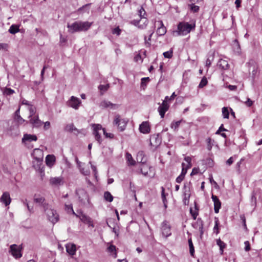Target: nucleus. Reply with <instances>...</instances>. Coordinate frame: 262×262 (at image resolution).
Listing matches in <instances>:
<instances>
[{
	"label": "nucleus",
	"mask_w": 262,
	"mask_h": 262,
	"mask_svg": "<svg viewBox=\"0 0 262 262\" xmlns=\"http://www.w3.org/2000/svg\"><path fill=\"white\" fill-rule=\"evenodd\" d=\"M93 23L89 21H76L71 24H68L69 32L74 33L77 32L88 31L91 27Z\"/></svg>",
	"instance_id": "1"
},
{
	"label": "nucleus",
	"mask_w": 262,
	"mask_h": 262,
	"mask_svg": "<svg viewBox=\"0 0 262 262\" xmlns=\"http://www.w3.org/2000/svg\"><path fill=\"white\" fill-rule=\"evenodd\" d=\"M43 208L46 213L48 219L53 224L57 223L59 219V216L56 211L52 209L48 204H43Z\"/></svg>",
	"instance_id": "2"
},
{
	"label": "nucleus",
	"mask_w": 262,
	"mask_h": 262,
	"mask_svg": "<svg viewBox=\"0 0 262 262\" xmlns=\"http://www.w3.org/2000/svg\"><path fill=\"white\" fill-rule=\"evenodd\" d=\"M193 26L192 25L189 24L187 22H181L178 25V30L173 32V35L175 33L176 35H185L189 33L192 29Z\"/></svg>",
	"instance_id": "3"
},
{
	"label": "nucleus",
	"mask_w": 262,
	"mask_h": 262,
	"mask_svg": "<svg viewBox=\"0 0 262 262\" xmlns=\"http://www.w3.org/2000/svg\"><path fill=\"white\" fill-rule=\"evenodd\" d=\"M127 123V121L121 118L119 115H116L115 116L113 123L118 126L120 131L122 132L125 129Z\"/></svg>",
	"instance_id": "4"
},
{
	"label": "nucleus",
	"mask_w": 262,
	"mask_h": 262,
	"mask_svg": "<svg viewBox=\"0 0 262 262\" xmlns=\"http://www.w3.org/2000/svg\"><path fill=\"white\" fill-rule=\"evenodd\" d=\"M76 194L78 196L79 201L83 204L89 203V196L84 189H78L76 190Z\"/></svg>",
	"instance_id": "5"
},
{
	"label": "nucleus",
	"mask_w": 262,
	"mask_h": 262,
	"mask_svg": "<svg viewBox=\"0 0 262 262\" xmlns=\"http://www.w3.org/2000/svg\"><path fill=\"white\" fill-rule=\"evenodd\" d=\"M161 231L163 236L165 238L171 235V227L167 221H164L162 223Z\"/></svg>",
	"instance_id": "6"
},
{
	"label": "nucleus",
	"mask_w": 262,
	"mask_h": 262,
	"mask_svg": "<svg viewBox=\"0 0 262 262\" xmlns=\"http://www.w3.org/2000/svg\"><path fill=\"white\" fill-rule=\"evenodd\" d=\"M21 249V245L18 246L16 244H13L10 247V252L15 258H19L22 256Z\"/></svg>",
	"instance_id": "7"
},
{
	"label": "nucleus",
	"mask_w": 262,
	"mask_h": 262,
	"mask_svg": "<svg viewBox=\"0 0 262 262\" xmlns=\"http://www.w3.org/2000/svg\"><path fill=\"white\" fill-rule=\"evenodd\" d=\"M28 118H29V120L28 121V123L31 124L33 128H39L41 127L43 123V122L39 119L38 115Z\"/></svg>",
	"instance_id": "8"
},
{
	"label": "nucleus",
	"mask_w": 262,
	"mask_h": 262,
	"mask_svg": "<svg viewBox=\"0 0 262 262\" xmlns=\"http://www.w3.org/2000/svg\"><path fill=\"white\" fill-rule=\"evenodd\" d=\"M64 179L62 177H51L49 180L50 184L54 187H59L64 184Z\"/></svg>",
	"instance_id": "9"
},
{
	"label": "nucleus",
	"mask_w": 262,
	"mask_h": 262,
	"mask_svg": "<svg viewBox=\"0 0 262 262\" xmlns=\"http://www.w3.org/2000/svg\"><path fill=\"white\" fill-rule=\"evenodd\" d=\"M81 100L74 96L71 97L70 100L67 102V104L75 110L78 109L80 104H81Z\"/></svg>",
	"instance_id": "10"
},
{
	"label": "nucleus",
	"mask_w": 262,
	"mask_h": 262,
	"mask_svg": "<svg viewBox=\"0 0 262 262\" xmlns=\"http://www.w3.org/2000/svg\"><path fill=\"white\" fill-rule=\"evenodd\" d=\"M77 217H79L82 222L88 225L89 227H94L93 221L89 216L81 212L80 214L78 215Z\"/></svg>",
	"instance_id": "11"
},
{
	"label": "nucleus",
	"mask_w": 262,
	"mask_h": 262,
	"mask_svg": "<svg viewBox=\"0 0 262 262\" xmlns=\"http://www.w3.org/2000/svg\"><path fill=\"white\" fill-rule=\"evenodd\" d=\"M192 226L194 228L199 231L200 237L202 238V235L204 234V223L202 219L200 218L198 219L196 221L192 224Z\"/></svg>",
	"instance_id": "12"
},
{
	"label": "nucleus",
	"mask_w": 262,
	"mask_h": 262,
	"mask_svg": "<svg viewBox=\"0 0 262 262\" xmlns=\"http://www.w3.org/2000/svg\"><path fill=\"white\" fill-rule=\"evenodd\" d=\"M94 126L93 134L95 136L96 140L98 141L99 144H100L102 142V140L101 135L99 131L102 130V127L100 124H95Z\"/></svg>",
	"instance_id": "13"
},
{
	"label": "nucleus",
	"mask_w": 262,
	"mask_h": 262,
	"mask_svg": "<svg viewBox=\"0 0 262 262\" xmlns=\"http://www.w3.org/2000/svg\"><path fill=\"white\" fill-rule=\"evenodd\" d=\"M150 144L153 146L157 147L162 142V138L159 134L152 135L150 139Z\"/></svg>",
	"instance_id": "14"
},
{
	"label": "nucleus",
	"mask_w": 262,
	"mask_h": 262,
	"mask_svg": "<svg viewBox=\"0 0 262 262\" xmlns=\"http://www.w3.org/2000/svg\"><path fill=\"white\" fill-rule=\"evenodd\" d=\"M37 138L36 135L26 134L22 139V142L27 145L32 141H36Z\"/></svg>",
	"instance_id": "15"
},
{
	"label": "nucleus",
	"mask_w": 262,
	"mask_h": 262,
	"mask_svg": "<svg viewBox=\"0 0 262 262\" xmlns=\"http://www.w3.org/2000/svg\"><path fill=\"white\" fill-rule=\"evenodd\" d=\"M169 105L166 101H163L162 103L158 107V112L161 118H164L166 112L168 111Z\"/></svg>",
	"instance_id": "16"
},
{
	"label": "nucleus",
	"mask_w": 262,
	"mask_h": 262,
	"mask_svg": "<svg viewBox=\"0 0 262 262\" xmlns=\"http://www.w3.org/2000/svg\"><path fill=\"white\" fill-rule=\"evenodd\" d=\"M139 130L141 133L146 134L150 132V126L148 121L143 122L139 126Z\"/></svg>",
	"instance_id": "17"
},
{
	"label": "nucleus",
	"mask_w": 262,
	"mask_h": 262,
	"mask_svg": "<svg viewBox=\"0 0 262 262\" xmlns=\"http://www.w3.org/2000/svg\"><path fill=\"white\" fill-rule=\"evenodd\" d=\"M99 106L102 108H110L112 109H116L118 108V105L116 104H113L110 101L103 100L99 104Z\"/></svg>",
	"instance_id": "18"
},
{
	"label": "nucleus",
	"mask_w": 262,
	"mask_h": 262,
	"mask_svg": "<svg viewBox=\"0 0 262 262\" xmlns=\"http://www.w3.org/2000/svg\"><path fill=\"white\" fill-rule=\"evenodd\" d=\"M212 200L214 203V210L216 213H217L221 207V202L217 196L212 194Z\"/></svg>",
	"instance_id": "19"
},
{
	"label": "nucleus",
	"mask_w": 262,
	"mask_h": 262,
	"mask_svg": "<svg viewBox=\"0 0 262 262\" xmlns=\"http://www.w3.org/2000/svg\"><path fill=\"white\" fill-rule=\"evenodd\" d=\"M11 198L8 192H5L0 198L1 202L4 203L6 206L9 205L11 203Z\"/></svg>",
	"instance_id": "20"
},
{
	"label": "nucleus",
	"mask_w": 262,
	"mask_h": 262,
	"mask_svg": "<svg viewBox=\"0 0 262 262\" xmlns=\"http://www.w3.org/2000/svg\"><path fill=\"white\" fill-rule=\"evenodd\" d=\"M183 202L184 204H188L189 203V199L190 196L189 188L187 187L185 184L183 188Z\"/></svg>",
	"instance_id": "21"
},
{
	"label": "nucleus",
	"mask_w": 262,
	"mask_h": 262,
	"mask_svg": "<svg viewBox=\"0 0 262 262\" xmlns=\"http://www.w3.org/2000/svg\"><path fill=\"white\" fill-rule=\"evenodd\" d=\"M157 23L160 26L157 30V33L159 36H163L166 32V29L164 27L162 21H158Z\"/></svg>",
	"instance_id": "22"
},
{
	"label": "nucleus",
	"mask_w": 262,
	"mask_h": 262,
	"mask_svg": "<svg viewBox=\"0 0 262 262\" xmlns=\"http://www.w3.org/2000/svg\"><path fill=\"white\" fill-rule=\"evenodd\" d=\"M217 66L222 70H226L229 69L230 66L228 62L224 59H221L217 63Z\"/></svg>",
	"instance_id": "23"
},
{
	"label": "nucleus",
	"mask_w": 262,
	"mask_h": 262,
	"mask_svg": "<svg viewBox=\"0 0 262 262\" xmlns=\"http://www.w3.org/2000/svg\"><path fill=\"white\" fill-rule=\"evenodd\" d=\"M137 161L144 165L146 162V158L145 157L144 153L142 151H139L137 155Z\"/></svg>",
	"instance_id": "24"
},
{
	"label": "nucleus",
	"mask_w": 262,
	"mask_h": 262,
	"mask_svg": "<svg viewBox=\"0 0 262 262\" xmlns=\"http://www.w3.org/2000/svg\"><path fill=\"white\" fill-rule=\"evenodd\" d=\"M67 252L71 255H74L76 252V246L74 244H69L66 245Z\"/></svg>",
	"instance_id": "25"
},
{
	"label": "nucleus",
	"mask_w": 262,
	"mask_h": 262,
	"mask_svg": "<svg viewBox=\"0 0 262 262\" xmlns=\"http://www.w3.org/2000/svg\"><path fill=\"white\" fill-rule=\"evenodd\" d=\"M55 161V158L53 155H48L46 158V164L50 167H51L54 165Z\"/></svg>",
	"instance_id": "26"
},
{
	"label": "nucleus",
	"mask_w": 262,
	"mask_h": 262,
	"mask_svg": "<svg viewBox=\"0 0 262 262\" xmlns=\"http://www.w3.org/2000/svg\"><path fill=\"white\" fill-rule=\"evenodd\" d=\"M45 199L44 197L37 194H35L34 197V201L36 203H38L39 204H41L42 207H43V204H47V203L45 202Z\"/></svg>",
	"instance_id": "27"
},
{
	"label": "nucleus",
	"mask_w": 262,
	"mask_h": 262,
	"mask_svg": "<svg viewBox=\"0 0 262 262\" xmlns=\"http://www.w3.org/2000/svg\"><path fill=\"white\" fill-rule=\"evenodd\" d=\"M65 130L69 132H74L75 134H78V129L75 127L73 124H69L65 127Z\"/></svg>",
	"instance_id": "28"
},
{
	"label": "nucleus",
	"mask_w": 262,
	"mask_h": 262,
	"mask_svg": "<svg viewBox=\"0 0 262 262\" xmlns=\"http://www.w3.org/2000/svg\"><path fill=\"white\" fill-rule=\"evenodd\" d=\"M125 157L127 164L128 165L134 166L136 164V161L134 160L130 154L129 152H126Z\"/></svg>",
	"instance_id": "29"
},
{
	"label": "nucleus",
	"mask_w": 262,
	"mask_h": 262,
	"mask_svg": "<svg viewBox=\"0 0 262 262\" xmlns=\"http://www.w3.org/2000/svg\"><path fill=\"white\" fill-rule=\"evenodd\" d=\"M107 251L110 253L115 258L117 257L116 248V246L113 245H110L107 248Z\"/></svg>",
	"instance_id": "30"
},
{
	"label": "nucleus",
	"mask_w": 262,
	"mask_h": 262,
	"mask_svg": "<svg viewBox=\"0 0 262 262\" xmlns=\"http://www.w3.org/2000/svg\"><path fill=\"white\" fill-rule=\"evenodd\" d=\"M21 202L23 203L24 205L27 207L28 211L30 212V214L33 213L34 212L33 206L29 205L28 202V200L27 199L22 200Z\"/></svg>",
	"instance_id": "31"
},
{
	"label": "nucleus",
	"mask_w": 262,
	"mask_h": 262,
	"mask_svg": "<svg viewBox=\"0 0 262 262\" xmlns=\"http://www.w3.org/2000/svg\"><path fill=\"white\" fill-rule=\"evenodd\" d=\"M14 119L17 124L19 125L25 123L26 124L28 123V121L24 119L20 115L17 117H14Z\"/></svg>",
	"instance_id": "32"
},
{
	"label": "nucleus",
	"mask_w": 262,
	"mask_h": 262,
	"mask_svg": "<svg viewBox=\"0 0 262 262\" xmlns=\"http://www.w3.org/2000/svg\"><path fill=\"white\" fill-rule=\"evenodd\" d=\"M216 244L219 246L221 254H223L224 249L226 246V244L221 241L220 239H218L216 241Z\"/></svg>",
	"instance_id": "33"
},
{
	"label": "nucleus",
	"mask_w": 262,
	"mask_h": 262,
	"mask_svg": "<svg viewBox=\"0 0 262 262\" xmlns=\"http://www.w3.org/2000/svg\"><path fill=\"white\" fill-rule=\"evenodd\" d=\"M19 27L16 25H12L10 26L9 32L11 34H15L16 33L19 32Z\"/></svg>",
	"instance_id": "34"
},
{
	"label": "nucleus",
	"mask_w": 262,
	"mask_h": 262,
	"mask_svg": "<svg viewBox=\"0 0 262 262\" xmlns=\"http://www.w3.org/2000/svg\"><path fill=\"white\" fill-rule=\"evenodd\" d=\"M37 160V164L34 165V167L36 169L42 170L43 167H41L42 165V160L41 158H36Z\"/></svg>",
	"instance_id": "35"
},
{
	"label": "nucleus",
	"mask_w": 262,
	"mask_h": 262,
	"mask_svg": "<svg viewBox=\"0 0 262 262\" xmlns=\"http://www.w3.org/2000/svg\"><path fill=\"white\" fill-rule=\"evenodd\" d=\"M104 198L106 201L112 202L114 198L110 192L105 191L104 193Z\"/></svg>",
	"instance_id": "36"
},
{
	"label": "nucleus",
	"mask_w": 262,
	"mask_h": 262,
	"mask_svg": "<svg viewBox=\"0 0 262 262\" xmlns=\"http://www.w3.org/2000/svg\"><path fill=\"white\" fill-rule=\"evenodd\" d=\"M154 32V31H149V37H148L147 40L146 36H144L145 43L146 46L147 47H150L151 45L149 41H150L151 40V36H152Z\"/></svg>",
	"instance_id": "37"
},
{
	"label": "nucleus",
	"mask_w": 262,
	"mask_h": 262,
	"mask_svg": "<svg viewBox=\"0 0 262 262\" xmlns=\"http://www.w3.org/2000/svg\"><path fill=\"white\" fill-rule=\"evenodd\" d=\"M109 88V84H107L106 85H100L98 89L100 91L101 95H103V93L107 91Z\"/></svg>",
	"instance_id": "38"
},
{
	"label": "nucleus",
	"mask_w": 262,
	"mask_h": 262,
	"mask_svg": "<svg viewBox=\"0 0 262 262\" xmlns=\"http://www.w3.org/2000/svg\"><path fill=\"white\" fill-rule=\"evenodd\" d=\"M28 110L29 111V116L28 117H31L37 115L36 114V110L35 107H34L32 105H30L28 108Z\"/></svg>",
	"instance_id": "39"
},
{
	"label": "nucleus",
	"mask_w": 262,
	"mask_h": 262,
	"mask_svg": "<svg viewBox=\"0 0 262 262\" xmlns=\"http://www.w3.org/2000/svg\"><path fill=\"white\" fill-rule=\"evenodd\" d=\"M148 166L145 164L142 165V167L140 168L141 173L144 176H148Z\"/></svg>",
	"instance_id": "40"
},
{
	"label": "nucleus",
	"mask_w": 262,
	"mask_h": 262,
	"mask_svg": "<svg viewBox=\"0 0 262 262\" xmlns=\"http://www.w3.org/2000/svg\"><path fill=\"white\" fill-rule=\"evenodd\" d=\"M14 93V91L11 88H5L3 91L4 94L7 96H10Z\"/></svg>",
	"instance_id": "41"
},
{
	"label": "nucleus",
	"mask_w": 262,
	"mask_h": 262,
	"mask_svg": "<svg viewBox=\"0 0 262 262\" xmlns=\"http://www.w3.org/2000/svg\"><path fill=\"white\" fill-rule=\"evenodd\" d=\"M188 244L189 247L190 253L191 256H193L194 253V248L193 245V243L191 238L188 239Z\"/></svg>",
	"instance_id": "42"
},
{
	"label": "nucleus",
	"mask_w": 262,
	"mask_h": 262,
	"mask_svg": "<svg viewBox=\"0 0 262 262\" xmlns=\"http://www.w3.org/2000/svg\"><path fill=\"white\" fill-rule=\"evenodd\" d=\"M181 122V120L176 121V122H172L171 123V125H170L171 128L173 129L174 130H177L179 126L180 125Z\"/></svg>",
	"instance_id": "43"
},
{
	"label": "nucleus",
	"mask_w": 262,
	"mask_h": 262,
	"mask_svg": "<svg viewBox=\"0 0 262 262\" xmlns=\"http://www.w3.org/2000/svg\"><path fill=\"white\" fill-rule=\"evenodd\" d=\"M208 81L205 77H203L199 83V88H203L207 84Z\"/></svg>",
	"instance_id": "44"
},
{
	"label": "nucleus",
	"mask_w": 262,
	"mask_h": 262,
	"mask_svg": "<svg viewBox=\"0 0 262 262\" xmlns=\"http://www.w3.org/2000/svg\"><path fill=\"white\" fill-rule=\"evenodd\" d=\"M65 208H66V210L68 211V212H69L70 211H72V213L75 215L76 216H78V214H77L73 210V206H72V204H69V205H67V204H66L65 205Z\"/></svg>",
	"instance_id": "45"
},
{
	"label": "nucleus",
	"mask_w": 262,
	"mask_h": 262,
	"mask_svg": "<svg viewBox=\"0 0 262 262\" xmlns=\"http://www.w3.org/2000/svg\"><path fill=\"white\" fill-rule=\"evenodd\" d=\"M222 114L224 118L228 119L229 116V112L227 107H224L222 108Z\"/></svg>",
	"instance_id": "46"
},
{
	"label": "nucleus",
	"mask_w": 262,
	"mask_h": 262,
	"mask_svg": "<svg viewBox=\"0 0 262 262\" xmlns=\"http://www.w3.org/2000/svg\"><path fill=\"white\" fill-rule=\"evenodd\" d=\"M182 169L181 175H182L185 177V174L187 173V170L189 168H187V166H185V164L184 163H182Z\"/></svg>",
	"instance_id": "47"
},
{
	"label": "nucleus",
	"mask_w": 262,
	"mask_h": 262,
	"mask_svg": "<svg viewBox=\"0 0 262 262\" xmlns=\"http://www.w3.org/2000/svg\"><path fill=\"white\" fill-rule=\"evenodd\" d=\"M172 51L171 50L163 53V56L165 58H170L172 56Z\"/></svg>",
	"instance_id": "48"
},
{
	"label": "nucleus",
	"mask_w": 262,
	"mask_h": 262,
	"mask_svg": "<svg viewBox=\"0 0 262 262\" xmlns=\"http://www.w3.org/2000/svg\"><path fill=\"white\" fill-rule=\"evenodd\" d=\"M184 160L187 162V164L185 166H187V168H190L191 167V158L190 157H185Z\"/></svg>",
	"instance_id": "49"
},
{
	"label": "nucleus",
	"mask_w": 262,
	"mask_h": 262,
	"mask_svg": "<svg viewBox=\"0 0 262 262\" xmlns=\"http://www.w3.org/2000/svg\"><path fill=\"white\" fill-rule=\"evenodd\" d=\"M200 9V7L198 6L195 5L194 4H192L190 5V10L193 12H198Z\"/></svg>",
	"instance_id": "50"
},
{
	"label": "nucleus",
	"mask_w": 262,
	"mask_h": 262,
	"mask_svg": "<svg viewBox=\"0 0 262 262\" xmlns=\"http://www.w3.org/2000/svg\"><path fill=\"white\" fill-rule=\"evenodd\" d=\"M138 14L141 18H145L144 15L146 14V12L143 7H141V9L138 11Z\"/></svg>",
	"instance_id": "51"
},
{
	"label": "nucleus",
	"mask_w": 262,
	"mask_h": 262,
	"mask_svg": "<svg viewBox=\"0 0 262 262\" xmlns=\"http://www.w3.org/2000/svg\"><path fill=\"white\" fill-rule=\"evenodd\" d=\"M244 160V158H242L239 162H238L236 164V168L237 171L240 173L241 172V165L242 164V162Z\"/></svg>",
	"instance_id": "52"
},
{
	"label": "nucleus",
	"mask_w": 262,
	"mask_h": 262,
	"mask_svg": "<svg viewBox=\"0 0 262 262\" xmlns=\"http://www.w3.org/2000/svg\"><path fill=\"white\" fill-rule=\"evenodd\" d=\"M112 33L114 34L119 35L121 33V30L119 29L118 27H116L113 30Z\"/></svg>",
	"instance_id": "53"
},
{
	"label": "nucleus",
	"mask_w": 262,
	"mask_h": 262,
	"mask_svg": "<svg viewBox=\"0 0 262 262\" xmlns=\"http://www.w3.org/2000/svg\"><path fill=\"white\" fill-rule=\"evenodd\" d=\"M190 213H191L193 219L194 220H195L198 215V212L196 211H193L192 208H190Z\"/></svg>",
	"instance_id": "54"
},
{
	"label": "nucleus",
	"mask_w": 262,
	"mask_h": 262,
	"mask_svg": "<svg viewBox=\"0 0 262 262\" xmlns=\"http://www.w3.org/2000/svg\"><path fill=\"white\" fill-rule=\"evenodd\" d=\"M149 81V77H143L141 79V85H146V82Z\"/></svg>",
	"instance_id": "55"
},
{
	"label": "nucleus",
	"mask_w": 262,
	"mask_h": 262,
	"mask_svg": "<svg viewBox=\"0 0 262 262\" xmlns=\"http://www.w3.org/2000/svg\"><path fill=\"white\" fill-rule=\"evenodd\" d=\"M211 139L210 138H208L207 139V148L209 150H210L212 148V144L211 143Z\"/></svg>",
	"instance_id": "56"
},
{
	"label": "nucleus",
	"mask_w": 262,
	"mask_h": 262,
	"mask_svg": "<svg viewBox=\"0 0 262 262\" xmlns=\"http://www.w3.org/2000/svg\"><path fill=\"white\" fill-rule=\"evenodd\" d=\"M161 189H162V193H161L162 199L163 202L164 203H165V201L166 200V194L164 192L165 189L163 187H162Z\"/></svg>",
	"instance_id": "57"
},
{
	"label": "nucleus",
	"mask_w": 262,
	"mask_h": 262,
	"mask_svg": "<svg viewBox=\"0 0 262 262\" xmlns=\"http://www.w3.org/2000/svg\"><path fill=\"white\" fill-rule=\"evenodd\" d=\"M245 250L246 251H249L250 250V245L249 241H245Z\"/></svg>",
	"instance_id": "58"
},
{
	"label": "nucleus",
	"mask_w": 262,
	"mask_h": 262,
	"mask_svg": "<svg viewBox=\"0 0 262 262\" xmlns=\"http://www.w3.org/2000/svg\"><path fill=\"white\" fill-rule=\"evenodd\" d=\"M8 48V45L7 43H0V50H7Z\"/></svg>",
	"instance_id": "59"
},
{
	"label": "nucleus",
	"mask_w": 262,
	"mask_h": 262,
	"mask_svg": "<svg viewBox=\"0 0 262 262\" xmlns=\"http://www.w3.org/2000/svg\"><path fill=\"white\" fill-rule=\"evenodd\" d=\"M213 231H214V232H215L216 234H217L219 232L217 220L215 221V226H214V228H213Z\"/></svg>",
	"instance_id": "60"
},
{
	"label": "nucleus",
	"mask_w": 262,
	"mask_h": 262,
	"mask_svg": "<svg viewBox=\"0 0 262 262\" xmlns=\"http://www.w3.org/2000/svg\"><path fill=\"white\" fill-rule=\"evenodd\" d=\"M80 172L85 176L89 174L90 171L88 170H84V168H79Z\"/></svg>",
	"instance_id": "61"
},
{
	"label": "nucleus",
	"mask_w": 262,
	"mask_h": 262,
	"mask_svg": "<svg viewBox=\"0 0 262 262\" xmlns=\"http://www.w3.org/2000/svg\"><path fill=\"white\" fill-rule=\"evenodd\" d=\"M184 177V176L180 174L177 178L176 180V182H177L178 183H180L183 180Z\"/></svg>",
	"instance_id": "62"
},
{
	"label": "nucleus",
	"mask_w": 262,
	"mask_h": 262,
	"mask_svg": "<svg viewBox=\"0 0 262 262\" xmlns=\"http://www.w3.org/2000/svg\"><path fill=\"white\" fill-rule=\"evenodd\" d=\"M245 104L247 106L250 107L253 104V102L250 98H247V100L245 102Z\"/></svg>",
	"instance_id": "63"
},
{
	"label": "nucleus",
	"mask_w": 262,
	"mask_h": 262,
	"mask_svg": "<svg viewBox=\"0 0 262 262\" xmlns=\"http://www.w3.org/2000/svg\"><path fill=\"white\" fill-rule=\"evenodd\" d=\"M226 130H227L223 127V124H222L221 126L219 127V129L216 131V134H219L220 132Z\"/></svg>",
	"instance_id": "64"
}]
</instances>
